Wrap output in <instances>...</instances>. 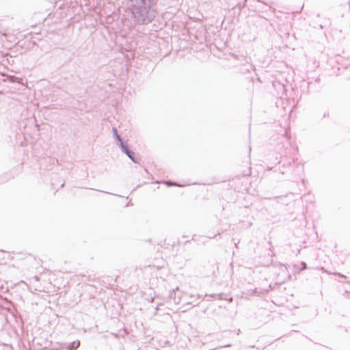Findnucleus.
<instances>
[{
    "instance_id": "1",
    "label": "nucleus",
    "mask_w": 350,
    "mask_h": 350,
    "mask_svg": "<svg viewBox=\"0 0 350 350\" xmlns=\"http://www.w3.org/2000/svg\"><path fill=\"white\" fill-rule=\"evenodd\" d=\"M127 154L129 155V157H130L131 159L133 160V159L132 158V157L129 154V152H127Z\"/></svg>"
},
{
    "instance_id": "2",
    "label": "nucleus",
    "mask_w": 350,
    "mask_h": 350,
    "mask_svg": "<svg viewBox=\"0 0 350 350\" xmlns=\"http://www.w3.org/2000/svg\"><path fill=\"white\" fill-rule=\"evenodd\" d=\"M167 185H172V183H167Z\"/></svg>"
}]
</instances>
